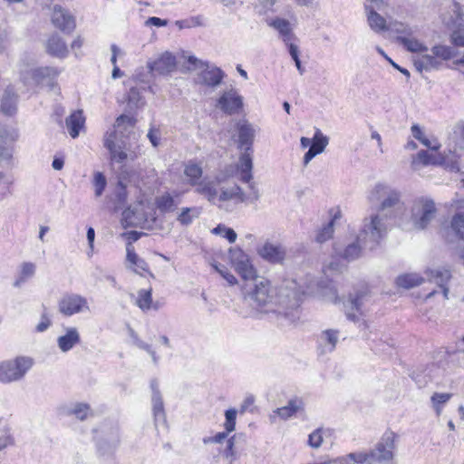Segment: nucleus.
<instances>
[{
    "mask_svg": "<svg viewBox=\"0 0 464 464\" xmlns=\"http://www.w3.org/2000/svg\"><path fill=\"white\" fill-rule=\"evenodd\" d=\"M238 136V147L244 150H253L252 145L256 136V129L246 120L243 119L237 122Z\"/></svg>",
    "mask_w": 464,
    "mask_h": 464,
    "instance_id": "obj_16",
    "label": "nucleus"
},
{
    "mask_svg": "<svg viewBox=\"0 0 464 464\" xmlns=\"http://www.w3.org/2000/svg\"><path fill=\"white\" fill-rule=\"evenodd\" d=\"M47 53L58 58H65L69 50L66 43L57 34H53L46 44Z\"/></svg>",
    "mask_w": 464,
    "mask_h": 464,
    "instance_id": "obj_27",
    "label": "nucleus"
},
{
    "mask_svg": "<svg viewBox=\"0 0 464 464\" xmlns=\"http://www.w3.org/2000/svg\"><path fill=\"white\" fill-rule=\"evenodd\" d=\"M420 163L424 166H428V165H435L438 163V161L434 155L430 154L427 150H421L413 158L412 162H411L412 168L416 169L418 164H420Z\"/></svg>",
    "mask_w": 464,
    "mask_h": 464,
    "instance_id": "obj_42",
    "label": "nucleus"
},
{
    "mask_svg": "<svg viewBox=\"0 0 464 464\" xmlns=\"http://www.w3.org/2000/svg\"><path fill=\"white\" fill-rule=\"evenodd\" d=\"M258 255L265 260L278 264L282 263L285 257V248L281 244L266 242L257 249Z\"/></svg>",
    "mask_w": 464,
    "mask_h": 464,
    "instance_id": "obj_18",
    "label": "nucleus"
},
{
    "mask_svg": "<svg viewBox=\"0 0 464 464\" xmlns=\"http://www.w3.org/2000/svg\"><path fill=\"white\" fill-rule=\"evenodd\" d=\"M142 235H143V233H141V232L132 230V231L125 232L121 236L128 240L127 244L132 245V243L139 240Z\"/></svg>",
    "mask_w": 464,
    "mask_h": 464,
    "instance_id": "obj_63",
    "label": "nucleus"
},
{
    "mask_svg": "<svg viewBox=\"0 0 464 464\" xmlns=\"http://www.w3.org/2000/svg\"><path fill=\"white\" fill-rule=\"evenodd\" d=\"M167 24H168V20L161 19V18H159L156 16L149 17L145 22V25H147V26L161 27V26H166Z\"/></svg>",
    "mask_w": 464,
    "mask_h": 464,
    "instance_id": "obj_60",
    "label": "nucleus"
},
{
    "mask_svg": "<svg viewBox=\"0 0 464 464\" xmlns=\"http://www.w3.org/2000/svg\"><path fill=\"white\" fill-rule=\"evenodd\" d=\"M339 341V331L327 329L318 337V348L322 354L333 353Z\"/></svg>",
    "mask_w": 464,
    "mask_h": 464,
    "instance_id": "obj_23",
    "label": "nucleus"
},
{
    "mask_svg": "<svg viewBox=\"0 0 464 464\" xmlns=\"http://www.w3.org/2000/svg\"><path fill=\"white\" fill-rule=\"evenodd\" d=\"M110 153L111 160L119 163L123 162L128 158L127 153L118 148L111 150Z\"/></svg>",
    "mask_w": 464,
    "mask_h": 464,
    "instance_id": "obj_62",
    "label": "nucleus"
},
{
    "mask_svg": "<svg viewBox=\"0 0 464 464\" xmlns=\"http://www.w3.org/2000/svg\"><path fill=\"white\" fill-rule=\"evenodd\" d=\"M436 213L435 203L426 197L416 198L412 201L411 220L412 227L417 230L424 229L434 218Z\"/></svg>",
    "mask_w": 464,
    "mask_h": 464,
    "instance_id": "obj_6",
    "label": "nucleus"
},
{
    "mask_svg": "<svg viewBox=\"0 0 464 464\" xmlns=\"http://www.w3.org/2000/svg\"><path fill=\"white\" fill-rule=\"evenodd\" d=\"M58 311L63 315L70 317L76 314L91 311L87 299L74 293L64 294L58 301Z\"/></svg>",
    "mask_w": 464,
    "mask_h": 464,
    "instance_id": "obj_10",
    "label": "nucleus"
},
{
    "mask_svg": "<svg viewBox=\"0 0 464 464\" xmlns=\"http://www.w3.org/2000/svg\"><path fill=\"white\" fill-rule=\"evenodd\" d=\"M200 214L198 208H183L179 214L177 220L183 226L190 225L195 218H198Z\"/></svg>",
    "mask_w": 464,
    "mask_h": 464,
    "instance_id": "obj_41",
    "label": "nucleus"
},
{
    "mask_svg": "<svg viewBox=\"0 0 464 464\" xmlns=\"http://www.w3.org/2000/svg\"><path fill=\"white\" fill-rule=\"evenodd\" d=\"M423 281L424 279L415 273L401 275L396 278L397 285L406 289L420 285Z\"/></svg>",
    "mask_w": 464,
    "mask_h": 464,
    "instance_id": "obj_36",
    "label": "nucleus"
},
{
    "mask_svg": "<svg viewBox=\"0 0 464 464\" xmlns=\"http://www.w3.org/2000/svg\"><path fill=\"white\" fill-rule=\"evenodd\" d=\"M365 228V222L363 221L362 227L355 241L348 244L343 250L335 248V253L344 260L351 262L359 258L363 249L372 250L376 247L380 241H377L372 246L367 245V241L370 239L371 230L368 229V232L364 233Z\"/></svg>",
    "mask_w": 464,
    "mask_h": 464,
    "instance_id": "obj_9",
    "label": "nucleus"
},
{
    "mask_svg": "<svg viewBox=\"0 0 464 464\" xmlns=\"http://www.w3.org/2000/svg\"><path fill=\"white\" fill-rule=\"evenodd\" d=\"M401 192L388 186L378 184L372 190L369 199L372 202H380L376 214L370 218H365V232L371 230L370 239L367 241L369 246H372L380 241L386 233L388 221L396 218L397 213L402 208Z\"/></svg>",
    "mask_w": 464,
    "mask_h": 464,
    "instance_id": "obj_3",
    "label": "nucleus"
},
{
    "mask_svg": "<svg viewBox=\"0 0 464 464\" xmlns=\"http://www.w3.org/2000/svg\"><path fill=\"white\" fill-rule=\"evenodd\" d=\"M139 348L146 351L151 357L152 362L157 365L160 361V356L156 353V352L152 349L151 345L146 343L145 342H139Z\"/></svg>",
    "mask_w": 464,
    "mask_h": 464,
    "instance_id": "obj_56",
    "label": "nucleus"
},
{
    "mask_svg": "<svg viewBox=\"0 0 464 464\" xmlns=\"http://www.w3.org/2000/svg\"><path fill=\"white\" fill-rule=\"evenodd\" d=\"M135 121L134 118L122 114L116 119V127L120 128L126 125L132 128L135 125Z\"/></svg>",
    "mask_w": 464,
    "mask_h": 464,
    "instance_id": "obj_57",
    "label": "nucleus"
},
{
    "mask_svg": "<svg viewBox=\"0 0 464 464\" xmlns=\"http://www.w3.org/2000/svg\"><path fill=\"white\" fill-rule=\"evenodd\" d=\"M328 432V430H324L323 428H318L314 430L308 436V445L313 449H318L321 447L324 441V434Z\"/></svg>",
    "mask_w": 464,
    "mask_h": 464,
    "instance_id": "obj_46",
    "label": "nucleus"
},
{
    "mask_svg": "<svg viewBox=\"0 0 464 464\" xmlns=\"http://www.w3.org/2000/svg\"><path fill=\"white\" fill-rule=\"evenodd\" d=\"M85 118L82 111H75L65 120V125L70 136L75 139L79 136L80 130L84 127Z\"/></svg>",
    "mask_w": 464,
    "mask_h": 464,
    "instance_id": "obj_30",
    "label": "nucleus"
},
{
    "mask_svg": "<svg viewBox=\"0 0 464 464\" xmlns=\"http://www.w3.org/2000/svg\"><path fill=\"white\" fill-rule=\"evenodd\" d=\"M431 53L438 60L447 61L455 55L453 48L445 45H435L431 49Z\"/></svg>",
    "mask_w": 464,
    "mask_h": 464,
    "instance_id": "obj_45",
    "label": "nucleus"
},
{
    "mask_svg": "<svg viewBox=\"0 0 464 464\" xmlns=\"http://www.w3.org/2000/svg\"><path fill=\"white\" fill-rule=\"evenodd\" d=\"M451 39L455 45L464 47V28L455 30L452 34Z\"/></svg>",
    "mask_w": 464,
    "mask_h": 464,
    "instance_id": "obj_58",
    "label": "nucleus"
},
{
    "mask_svg": "<svg viewBox=\"0 0 464 464\" xmlns=\"http://www.w3.org/2000/svg\"><path fill=\"white\" fill-rule=\"evenodd\" d=\"M411 131L413 138L418 140L420 142L426 137L422 129L418 124H413L411 128Z\"/></svg>",
    "mask_w": 464,
    "mask_h": 464,
    "instance_id": "obj_64",
    "label": "nucleus"
},
{
    "mask_svg": "<svg viewBox=\"0 0 464 464\" xmlns=\"http://www.w3.org/2000/svg\"><path fill=\"white\" fill-rule=\"evenodd\" d=\"M1 111L5 115H13L16 111V96L12 88L8 87L4 93Z\"/></svg>",
    "mask_w": 464,
    "mask_h": 464,
    "instance_id": "obj_34",
    "label": "nucleus"
},
{
    "mask_svg": "<svg viewBox=\"0 0 464 464\" xmlns=\"http://www.w3.org/2000/svg\"><path fill=\"white\" fill-rule=\"evenodd\" d=\"M237 411L229 409L225 411L224 428L227 432H232L236 429Z\"/></svg>",
    "mask_w": 464,
    "mask_h": 464,
    "instance_id": "obj_51",
    "label": "nucleus"
},
{
    "mask_svg": "<svg viewBox=\"0 0 464 464\" xmlns=\"http://www.w3.org/2000/svg\"><path fill=\"white\" fill-rule=\"evenodd\" d=\"M147 66L152 74L167 75L176 69V58L170 53L166 52L155 61L148 62Z\"/></svg>",
    "mask_w": 464,
    "mask_h": 464,
    "instance_id": "obj_15",
    "label": "nucleus"
},
{
    "mask_svg": "<svg viewBox=\"0 0 464 464\" xmlns=\"http://www.w3.org/2000/svg\"><path fill=\"white\" fill-rule=\"evenodd\" d=\"M425 274L429 281L434 282L441 288L444 297L448 299L449 288L447 283L451 278L450 270L446 268L427 269Z\"/></svg>",
    "mask_w": 464,
    "mask_h": 464,
    "instance_id": "obj_24",
    "label": "nucleus"
},
{
    "mask_svg": "<svg viewBox=\"0 0 464 464\" xmlns=\"http://www.w3.org/2000/svg\"><path fill=\"white\" fill-rule=\"evenodd\" d=\"M457 198L455 200V206L458 208H464V179L460 181V186L456 193Z\"/></svg>",
    "mask_w": 464,
    "mask_h": 464,
    "instance_id": "obj_61",
    "label": "nucleus"
},
{
    "mask_svg": "<svg viewBox=\"0 0 464 464\" xmlns=\"http://www.w3.org/2000/svg\"><path fill=\"white\" fill-rule=\"evenodd\" d=\"M67 414L73 415L80 420H84L92 415V410L89 404L77 402L67 409Z\"/></svg>",
    "mask_w": 464,
    "mask_h": 464,
    "instance_id": "obj_40",
    "label": "nucleus"
},
{
    "mask_svg": "<svg viewBox=\"0 0 464 464\" xmlns=\"http://www.w3.org/2000/svg\"><path fill=\"white\" fill-rule=\"evenodd\" d=\"M366 298L364 292H356L354 295L351 294L348 300L344 304L345 314L351 321H357L359 318L358 314H362V305Z\"/></svg>",
    "mask_w": 464,
    "mask_h": 464,
    "instance_id": "obj_22",
    "label": "nucleus"
},
{
    "mask_svg": "<svg viewBox=\"0 0 464 464\" xmlns=\"http://www.w3.org/2000/svg\"><path fill=\"white\" fill-rule=\"evenodd\" d=\"M229 259L236 271L245 281L247 282L256 276V269L252 266L249 256L240 248H230Z\"/></svg>",
    "mask_w": 464,
    "mask_h": 464,
    "instance_id": "obj_12",
    "label": "nucleus"
},
{
    "mask_svg": "<svg viewBox=\"0 0 464 464\" xmlns=\"http://www.w3.org/2000/svg\"><path fill=\"white\" fill-rule=\"evenodd\" d=\"M33 364L34 360L26 356H18L14 360L0 362V382L10 383L22 380Z\"/></svg>",
    "mask_w": 464,
    "mask_h": 464,
    "instance_id": "obj_5",
    "label": "nucleus"
},
{
    "mask_svg": "<svg viewBox=\"0 0 464 464\" xmlns=\"http://www.w3.org/2000/svg\"><path fill=\"white\" fill-rule=\"evenodd\" d=\"M451 228L460 239H464V215L456 214L451 220Z\"/></svg>",
    "mask_w": 464,
    "mask_h": 464,
    "instance_id": "obj_50",
    "label": "nucleus"
},
{
    "mask_svg": "<svg viewBox=\"0 0 464 464\" xmlns=\"http://www.w3.org/2000/svg\"><path fill=\"white\" fill-rule=\"evenodd\" d=\"M100 448L106 453L115 451L121 444V430L118 423L104 425Z\"/></svg>",
    "mask_w": 464,
    "mask_h": 464,
    "instance_id": "obj_14",
    "label": "nucleus"
},
{
    "mask_svg": "<svg viewBox=\"0 0 464 464\" xmlns=\"http://www.w3.org/2000/svg\"><path fill=\"white\" fill-rule=\"evenodd\" d=\"M224 458L229 460V464H233L237 459V452L235 450V436H232L227 440V445L222 451Z\"/></svg>",
    "mask_w": 464,
    "mask_h": 464,
    "instance_id": "obj_49",
    "label": "nucleus"
},
{
    "mask_svg": "<svg viewBox=\"0 0 464 464\" xmlns=\"http://www.w3.org/2000/svg\"><path fill=\"white\" fill-rule=\"evenodd\" d=\"M151 402L155 426L157 427L160 422L166 424L164 403L160 392H156L155 394H152Z\"/></svg>",
    "mask_w": 464,
    "mask_h": 464,
    "instance_id": "obj_32",
    "label": "nucleus"
},
{
    "mask_svg": "<svg viewBox=\"0 0 464 464\" xmlns=\"http://www.w3.org/2000/svg\"><path fill=\"white\" fill-rule=\"evenodd\" d=\"M451 396H452L451 393H446V392H443V393L435 392L431 396L430 400L432 402V406L435 409L438 415L440 414L442 405H444L446 402H448L450 401V399L451 398Z\"/></svg>",
    "mask_w": 464,
    "mask_h": 464,
    "instance_id": "obj_47",
    "label": "nucleus"
},
{
    "mask_svg": "<svg viewBox=\"0 0 464 464\" xmlns=\"http://www.w3.org/2000/svg\"><path fill=\"white\" fill-rule=\"evenodd\" d=\"M413 65L419 72H430L440 68L442 62L433 54H417L412 58Z\"/></svg>",
    "mask_w": 464,
    "mask_h": 464,
    "instance_id": "obj_25",
    "label": "nucleus"
},
{
    "mask_svg": "<svg viewBox=\"0 0 464 464\" xmlns=\"http://www.w3.org/2000/svg\"><path fill=\"white\" fill-rule=\"evenodd\" d=\"M253 150H244V152L239 157L238 162L237 164V170L240 174V180L244 183L248 184V188L250 189V194L248 196L246 195V200L251 203L256 202L259 198V190L255 182H251L253 179L252 169H253V160H252Z\"/></svg>",
    "mask_w": 464,
    "mask_h": 464,
    "instance_id": "obj_8",
    "label": "nucleus"
},
{
    "mask_svg": "<svg viewBox=\"0 0 464 464\" xmlns=\"http://www.w3.org/2000/svg\"><path fill=\"white\" fill-rule=\"evenodd\" d=\"M336 218L337 216L335 215L330 221L327 222V224L324 225L323 227L318 230L315 237V240L318 243H324L333 237L334 231V221Z\"/></svg>",
    "mask_w": 464,
    "mask_h": 464,
    "instance_id": "obj_43",
    "label": "nucleus"
},
{
    "mask_svg": "<svg viewBox=\"0 0 464 464\" xmlns=\"http://www.w3.org/2000/svg\"><path fill=\"white\" fill-rule=\"evenodd\" d=\"M156 206L160 212L169 213L173 212L177 208L178 203L172 196L166 193L157 198Z\"/></svg>",
    "mask_w": 464,
    "mask_h": 464,
    "instance_id": "obj_39",
    "label": "nucleus"
},
{
    "mask_svg": "<svg viewBox=\"0 0 464 464\" xmlns=\"http://www.w3.org/2000/svg\"><path fill=\"white\" fill-rule=\"evenodd\" d=\"M396 439L397 435L392 430L383 433L375 448L369 451L373 463L389 461L393 459Z\"/></svg>",
    "mask_w": 464,
    "mask_h": 464,
    "instance_id": "obj_11",
    "label": "nucleus"
},
{
    "mask_svg": "<svg viewBox=\"0 0 464 464\" xmlns=\"http://www.w3.org/2000/svg\"><path fill=\"white\" fill-rule=\"evenodd\" d=\"M243 105V97L235 89L224 92L217 103V106L228 115L239 113Z\"/></svg>",
    "mask_w": 464,
    "mask_h": 464,
    "instance_id": "obj_13",
    "label": "nucleus"
},
{
    "mask_svg": "<svg viewBox=\"0 0 464 464\" xmlns=\"http://www.w3.org/2000/svg\"><path fill=\"white\" fill-rule=\"evenodd\" d=\"M35 273V265L31 262H24L21 266L20 278L15 281L14 285L18 286L25 279L32 277Z\"/></svg>",
    "mask_w": 464,
    "mask_h": 464,
    "instance_id": "obj_48",
    "label": "nucleus"
},
{
    "mask_svg": "<svg viewBox=\"0 0 464 464\" xmlns=\"http://www.w3.org/2000/svg\"><path fill=\"white\" fill-rule=\"evenodd\" d=\"M366 16H367V23L369 27L377 34H380L382 32H386L388 30V24L387 21L383 16L379 14L372 5H369L368 4H365L364 5Z\"/></svg>",
    "mask_w": 464,
    "mask_h": 464,
    "instance_id": "obj_26",
    "label": "nucleus"
},
{
    "mask_svg": "<svg viewBox=\"0 0 464 464\" xmlns=\"http://www.w3.org/2000/svg\"><path fill=\"white\" fill-rule=\"evenodd\" d=\"M141 221V218L138 217L136 211L131 208H127L122 212V225L123 227H137Z\"/></svg>",
    "mask_w": 464,
    "mask_h": 464,
    "instance_id": "obj_44",
    "label": "nucleus"
},
{
    "mask_svg": "<svg viewBox=\"0 0 464 464\" xmlns=\"http://www.w3.org/2000/svg\"><path fill=\"white\" fill-rule=\"evenodd\" d=\"M61 71L56 67L44 66L35 68L30 64H24L20 69V78L27 91H33L36 87H47L53 89L56 84V79Z\"/></svg>",
    "mask_w": 464,
    "mask_h": 464,
    "instance_id": "obj_4",
    "label": "nucleus"
},
{
    "mask_svg": "<svg viewBox=\"0 0 464 464\" xmlns=\"http://www.w3.org/2000/svg\"><path fill=\"white\" fill-rule=\"evenodd\" d=\"M329 140L324 136L319 129L315 130L313 137V142L309 146V150L304 156V166H307L309 162L318 154L322 153L328 145Z\"/></svg>",
    "mask_w": 464,
    "mask_h": 464,
    "instance_id": "obj_21",
    "label": "nucleus"
},
{
    "mask_svg": "<svg viewBox=\"0 0 464 464\" xmlns=\"http://www.w3.org/2000/svg\"><path fill=\"white\" fill-rule=\"evenodd\" d=\"M303 401L299 398H295L290 400L287 405L277 408L276 411H275V413H276L282 419L287 420L294 416L297 411L303 410Z\"/></svg>",
    "mask_w": 464,
    "mask_h": 464,
    "instance_id": "obj_33",
    "label": "nucleus"
},
{
    "mask_svg": "<svg viewBox=\"0 0 464 464\" xmlns=\"http://www.w3.org/2000/svg\"><path fill=\"white\" fill-rule=\"evenodd\" d=\"M18 139V132L14 129L0 127V158L10 160L13 156L12 144Z\"/></svg>",
    "mask_w": 464,
    "mask_h": 464,
    "instance_id": "obj_20",
    "label": "nucleus"
},
{
    "mask_svg": "<svg viewBox=\"0 0 464 464\" xmlns=\"http://www.w3.org/2000/svg\"><path fill=\"white\" fill-rule=\"evenodd\" d=\"M81 341L80 334L75 327H71L66 330V334L59 336L57 344L63 353H67L72 350Z\"/></svg>",
    "mask_w": 464,
    "mask_h": 464,
    "instance_id": "obj_28",
    "label": "nucleus"
},
{
    "mask_svg": "<svg viewBox=\"0 0 464 464\" xmlns=\"http://www.w3.org/2000/svg\"><path fill=\"white\" fill-rule=\"evenodd\" d=\"M184 175L188 179V183L195 188L196 193L220 208L228 201L243 203L246 200L245 192L237 184L225 185L227 178L230 176L227 170L218 174L214 179H202V167L189 160L185 165Z\"/></svg>",
    "mask_w": 464,
    "mask_h": 464,
    "instance_id": "obj_2",
    "label": "nucleus"
},
{
    "mask_svg": "<svg viewBox=\"0 0 464 464\" xmlns=\"http://www.w3.org/2000/svg\"><path fill=\"white\" fill-rule=\"evenodd\" d=\"M52 21L57 28L65 34H71L76 26L74 17L60 5H54Z\"/></svg>",
    "mask_w": 464,
    "mask_h": 464,
    "instance_id": "obj_17",
    "label": "nucleus"
},
{
    "mask_svg": "<svg viewBox=\"0 0 464 464\" xmlns=\"http://www.w3.org/2000/svg\"><path fill=\"white\" fill-rule=\"evenodd\" d=\"M407 25H408V24H405V23H402V22H399V21H396V20L390 21L389 24H388V30L387 31L392 33V34H397V36H399V34L401 33V30L405 29Z\"/></svg>",
    "mask_w": 464,
    "mask_h": 464,
    "instance_id": "obj_55",
    "label": "nucleus"
},
{
    "mask_svg": "<svg viewBox=\"0 0 464 464\" xmlns=\"http://www.w3.org/2000/svg\"><path fill=\"white\" fill-rule=\"evenodd\" d=\"M136 304L143 311H149L150 309L158 310V304H152V294L151 289L144 290L141 289L138 292V298Z\"/></svg>",
    "mask_w": 464,
    "mask_h": 464,
    "instance_id": "obj_35",
    "label": "nucleus"
},
{
    "mask_svg": "<svg viewBox=\"0 0 464 464\" xmlns=\"http://www.w3.org/2000/svg\"><path fill=\"white\" fill-rule=\"evenodd\" d=\"M323 287L322 282L313 279L301 291L290 290L288 285L276 288L267 279L256 276L244 285V302L251 308L241 311V314L257 318L263 314H276L288 318L299 306L301 295H312Z\"/></svg>",
    "mask_w": 464,
    "mask_h": 464,
    "instance_id": "obj_1",
    "label": "nucleus"
},
{
    "mask_svg": "<svg viewBox=\"0 0 464 464\" xmlns=\"http://www.w3.org/2000/svg\"><path fill=\"white\" fill-rule=\"evenodd\" d=\"M188 63L193 66L192 69L200 70L198 78L200 84L214 88L221 83L225 76L221 69L210 66L208 63L198 60L193 55L188 56Z\"/></svg>",
    "mask_w": 464,
    "mask_h": 464,
    "instance_id": "obj_7",
    "label": "nucleus"
},
{
    "mask_svg": "<svg viewBox=\"0 0 464 464\" xmlns=\"http://www.w3.org/2000/svg\"><path fill=\"white\" fill-rule=\"evenodd\" d=\"M107 181L104 177V175L102 172H96L94 174V179H93V185L95 188V196L100 197L105 187H106Z\"/></svg>",
    "mask_w": 464,
    "mask_h": 464,
    "instance_id": "obj_53",
    "label": "nucleus"
},
{
    "mask_svg": "<svg viewBox=\"0 0 464 464\" xmlns=\"http://www.w3.org/2000/svg\"><path fill=\"white\" fill-rule=\"evenodd\" d=\"M269 25L279 33L280 38L284 43H288L296 39L289 21L276 17L269 23Z\"/></svg>",
    "mask_w": 464,
    "mask_h": 464,
    "instance_id": "obj_29",
    "label": "nucleus"
},
{
    "mask_svg": "<svg viewBox=\"0 0 464 464\" xmlns=\"http://www.w3.org/2000/svg\"><path fill=\"white\" fill-rule=\"evenodd\" d=\"M343 464H373L369 452H353L341 457Z\"/></svg>",
    "mask_w": 464,
    "mask_h": 464,
    "instance_id": "obj_37",
    "label": "nucleus"
},
{
    "mask_svg": "<svg viewBox=\"0 0 464 464\" xmlns=\"http://www.w3.org/2000/svg\"><path fill=\"white\" fill-rule=\"evenodd\" d=\"M12 443V438L7 425L0 420V450Z\"/></svg>",
    "mask_w": 464,
    "mask_h": 464,
    "instance_id": "obj_52",
    "label": "nucleus"
},
{
    "mask_svg": "<svg viewBox=\"0 0 464 464\" xmlns=\"http://www.w3.org/2000/svg\"><path fill=\"white\" fill-rule=\"evenodd\" d=\"M214 269L227 282L229 285L237 283V278L228 271L225 266L213 265Z\"/></svg>",
    "mask_w": 464,
    "mask_h": 464,
    "instance_id": "obj_54",
    "label": "nucleus"
},
{
    "mask_svg": "<svg viewBox=\"0 0 464 464\" xmlns=\"http://www.w3.org/2000/svg\"><path fill=\"white\" fill-rule=\"evenodd\" d=\"M132 81L135 82V86H130L127 95V102L128 106L130 109H136L144 104V101L140 94V88L138 87V85L142 84L140 88L142 90H145L146 85H148L149 83V81L141 73H136L133 76Z\"/></svg>",
    "mask_w": 464,
    "mask_h": 464,
    "instance_id": "obj_19",
    "label": "nucleus"
},
{
    "mask_svg": "<svg viewBox=\"0 0 464 464\" xmlns=\"http://www.w3.org/2000/svg\"><path fill=\"white\" fill-rule=\"evenodd\" d=\"M401 45H402L407 51L418 54L428 51V47L422 42L417 39L415 34L411 38H401Z\"/></svg>",
    "mask_w": 464,
    "mask_h": 464,
    "instance_id": "obj_38",
    "label": "nucleus"
},
{
    "mask_svg": "<svg viewBox=\"0 0 464 464\" xmlns=\"http://www.w3.org/2000/svg\"><path fill=\"white\" fill-rule=\"evenodd\" d=\"M416 32H417L416 27H412L410 24H408L405 29L401 30L399 36H397V38H396L397 42L401 44V38H403V37L411 38L416 34Z\"/></svg>",
    "mask_w": 464,
    "mask_h": 464,
    "instance_id": "obj_59",
    "label": "nucleus"
},
{
    "mask_svg": "<svg viewBox=\"0 0 464 464\" xmlns=\"http://www.w3.org/2000/svg\"><path fill=\"white\" fill-rule=\"evenodd\" d=\"M127 262L130 264L129 268L135 273L146 272L149 269L148 264L142 258L139 257L135 253L134 246L130 244L126 245Z\"/></svg>",
    "mask_w": 464,
    "mask_h": 464,
    "instance_id": "obj_31",
    "label": "nucleus"
}]
</instances>
